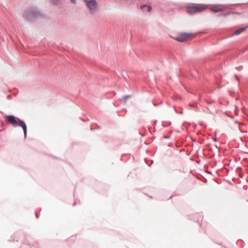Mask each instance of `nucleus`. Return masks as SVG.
I'll return each mask as SVG.
<instances>
[{
	"label": "nucleus",
	"instance_id": "obj_7",
	"mask_svg": "<svg viewBox=\"0 0 248 248\" xmlns=\"http://www.w3.org/2000/svg\"><path fill=\"white\" fill-rule=\"evenodd\" d=\"M248 27V26H247L246 27H242L239 28V29L236 30L234 33H233V35H238L243 32L244 31L246 30V29Z\"/></svg>",
	"mask_w": 248,
	"mask_h": 248
},
{
	"label": "nucleus",
	"instance_id": "obj_8",
	"mask_svg": "<svg viewBox=\"0 0 248 248\" xmlns=\"http://www.w3.org/2000/svg\"><path fill=\"white\" fill-rule=\"evenodd\" d=\"M147 7V12H150L152 10V7L151 6H147L146 5H142L140 6V8L141 9H143L144 8Z\"/></svg>",
	"mask_w": 248,
	"mask_h": 248
},
{
	"label": "nucleus",
	"instance_id": "obj_4",
	"mask_svg": "<svg viewBox=\"0 0 248 248\" xmlns=\"http://www.w3.org/2000/svg\"><path fill=\"white\" fill-rule=\"evenodd\" d=\"M85 2L91 13H94L97 11L98 4L96 0H85Z\"/></svg>",
	"mask_w": 248,
	"mask_h": 248
},
{
	"label": "nucleus",
	"instance_id": "obj_5",
	"mask_svg": "<svg viewBox=\"0 0 248 248\" xmlns=\"http://www.w3.org/2000/svg\"><path fill=\"white\" fill-rule=\"evenodd\" d=\"M210 9L213 12H218L223 11L224 8L221 5H213L210 6Z\"/></svg>",
	"mask_w": 248,
	"mask_h": 248
},
{
	"label": "nucleus",
	"instance_id": "obj_11",
	"mask_svg": "<svg viewBox=\"0 0 248 248\" xmlns=\"http://www.w3.org/2000/svg\"><path fill=\"white\" fill-rule=\"evenodd\" d=\"M71 1L74 4H76V0H71Z\"/></svg>",
	"mask_w": 248,
	"mask_h": 248
},
{
	"label": "nucleus",
	"instance_id": "obj_9",
	"mask_svg": "<svg viewBox=\"0 0 248 248\" xmlns=\"http://www.w3.org/2000/svg\"><path fill=\"white\" fill-rule=\"evenodd\" d=\"M130 96H130V95H125V96H123V97H122V100H123V101H124V102H126V100H127V99L128 98H129V97H130Z\"/></svg>",
	"mask_w": 248,
	"mask_h": 248
},
{
	"label": "nucleus",
	"instance_id": "obj_6",
	"mask_svg": "<svg viewBox=\"0 0 248 248\" xmlns=\"http://www.w3.org/2000/svg\"><path fill=\"white\" fill-rule=\"evenodd\" d=\"M190 35L188 33H184L179 35L177 38L176 40L179 42H184L187 38L189 37Z\"/></svg>",
	"mask_w": 248,
	"mask_h": 248
},
{
	"label": "nucleus",
	"instance_id": "obj_3",
	"mask_svg": "<svg viewBox=\"0 0 248 248\" xmlns=\"http://www.w3.org/2000/svg\"><path fill=\"white\" fill-rule=\"evenodd\" d=\"M207 8V6L203 4H199L193 6H189L186 8L187 12L193 14L201 12Z\"/></svg>",
	"mask_w": 248,
	"mask_h": 248
},
{
	"label": "nucleus",
	"instance_id": "obj_1",
	"mask_svg": "<svg viewBox=\"0 0 248 248\" xmlns=\"http://www.w3.org/2000/svg\"><path fill=\"white\" fill-rule=\"evenodd\" d=\"M7 122L11 124L14 127L21 126L24 131L25 138L27 136V126L25 123L18 118H16L13 115H8L5 117Z\"/></svg>",
	"mask_w": 248,
	"mask_h": 248
},
{
	"label": "nucleus",
	"instance_id": "obj_10",
	"mask_svg": "<svg viewBox=\"0 0 248 248\" xmlns=\"http://www.w3.org/2000/svg\"><path fill=\"white\" fill-rule=\"evenodd\" d=\"M60 0H51V1L53 4H56L58 3Z\"/></svg>",
	"mask_w": 248,
	"mask_h": 248
},
{
	"label": "nucleus",
	"instance_id": "obj_2",
	"mask_svg": "<svg viewBox=\"0 0 248 248\" xmlns=\"http://www.w3.org/2000/svg\"><path fill=\"white\" fill-rule=\"evenodd\" d=\"M24 16L26 20L32 21L36 18L42 17V14L36 8H33L26 11L24 15Z\"/></svg>",
	"mask_w": 248,
	"mask_h": 248
}]
</instances>
